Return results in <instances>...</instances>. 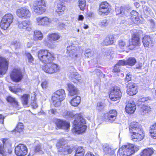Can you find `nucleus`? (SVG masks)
<instances>
[{"mask_svg": "<svg viewBox=\"0 0 156 156\" xmlns=\"http://www.w3.org/2000/svg\"><path fill=\"white\" fill-rule=\"evenodd\" d=\"M34 151L35 153L42 151L41 145L40 143L35 146L34 148Z\"/></svg>", "mask_w": 156, "mask_h": 156, "instance_id": "09e8293b", "label": "nucleus"}, {"mask_svg": "<svg viewBox=\"0 0 156 156\" xmlns=\"http://www.w3.org/2000/svg\"><path fill=\"white\" fill-rule=\"evenodd\" d=\"M61 37V35L59 33H50L47 36L48 40L51 42L57 41Z\"/></svg>", "mask_w": 156, "mask_h": 156, "instance_id": "a878e982", "label": "nucleus"}, {"mask_svg": "<svg viewBox=\"0 0 156 156\" xmlns=\"http://www.w3.org/2000/svg\"><path fill=\"white\" fill-rule=\"evenodd\" d=\"M9 89L12 92L16 94L18 92H22L24 90L22 89L20 87H18L16 88H14L12 86H9Z\"/></svg>", "mask_w": 156, "mask_h": 156, "instance_id": "c03bdc74", "label": "nucleus"}, {"mask_svg": "<svg viewBox=\"0 0 156 156\" xmlns=\"http://www.w3.org/2000/svg\"><path fill=\"white\" fill-rule=\"evenodd\" d=\"M121 71L120 66L116 64L113 67L112 72L114 73H120Z\"/></svg>", "mask_w": 156, "mask_h": 156, "instance_id": "8fccbe9b", "label": "nucleus"}, {"mask_svg": "<svg viewBox=\"0 0 156 156\" xmlns=\"http://www.w3.org/2000/svg\"><path fill=\"white\" fill-rule=\"evenodd\" d=\"M77 47L73 44L67 47L66 53L72 58H74L77 57Z\"/></svg>", "mask_w": 156, "mask_h": 156, "instance_id": "412c9836", "label": "nucleus"}, {"mask_svg": "<svg viewBox=\"0 0 156 156\" xmlns=\"http://www.w3.org/2000/svg\"><path fill=\"white\" fill-rule=\"evenodd\" d=\"M44 44L45 46L48 48H50L51 46V44L47 41H44Z\"/></svg>", "mask_w": 156, "mask_h": 156, "instance_id": "052dcab7", "label": "nucleus"}, {"mask_svg": "<svg viewBox=\"0 0 156 156\" xmlns=\"http://www.w3.org/2000/svg\"><path fill=\"white\" fill-rule=\"evenodd\" d=\"M140 38L138 32H135L131 35V39L129 40V44L126 48L128 50H134L136 47L140 45Z\"/></svg>", "mask_w": 156, "mask_h": 156, "instance_id": "6e6552de", "label": "nucleus"}, {"mask_svg": "<svg viewBox=\"0 0 156 156\" xmlns=\"http://www.w3.org/2000/svg\"><path fill=\"white\" fill-rule=\"evenodd\" d=\"M28 150L26 146L20 144L15 148V153L17 156H25L27 153Z\"/></svg>", "mask_w": 156, "mask_h": 156, "instance_id": "a211bd4d", "label": "nucleus"}, {"mask_svg": "<svg viewBox=\"0 0 156 156\" xmlns=\"http://www.w3.org/2000/svg\"><path fill=\"white\" fill-rule=\"evenodd\" d=\"M66 10V6L61 3H58L57 5L56 12L58 14H62Z\"/></svg>", "mask_w": 156, "mask_h": 156, "instance_id": "e433bc0d", "label": "nucleus"}, {"mask_svg": "<svg viewBox=\"0 0 156 156\" xmlns=\"http://www.w3.org/2000/svg\"><path fill=\"white\" fill-rule=\"evenodd\" d=\"M67 90L69 91V95L71 96L76 95L70 100V104L73 106H77L80 104L81 101L80 97L78 96L79 93V91L77 88L72 84L68 83L67 84Z\"/></svg>", "mask_w": 156, "mask_h": 156, "instance_id": "7ed1b4c3", "label": "nucleus"}, {"mask_svg": "<svg viewBox=\"0 0 156 156\" xmlns=\"http://www.w3.org/2000/svg\"><path fill=\"white\" fill-rule=\"evenodd\" d=\"M130 133L131 140L136 142H138L142 140L144 136V133L141 129H140L137 132L135 131Z\"/></svg>", "mask_w": 156, "mask_h": 156, "instance_id": "6ab92c4d", "label": "nucleus"}, {"mask_svg": "<svg viewBox=\"0 0 156 156\" xmlns=\"http://www.w3.org/2000/svg\"><path fill=\"white\" fill-rule=\"evenodd\" d=\"M115 41V38L113 35H108L103 40V43L104 45L108 46L112 44Z\"/></svg>", "mask_w": 156, "mask_h": 156, "instance_id": "c85d7f7f", "label": "nucleus"}, {"mask_svg": "<svg viewBox=\"0 0 156 156\" xmlns=\"http://www.w3.org/2000/svg\"><path fill=\"white\" fill-rule=\"evenodd\" d=\"M49 111H50L51 112V113L53 114H55L57 113V110L55 109H53L52 108L50 109Z\"/></svg>", "mask_w": 156, "mask_h": 156, "instance_id": "bf43d9fd", "label": "nucleus"}, {"mask_svg": "<svg viewBox=\"0 0 156 156\" xmlns=\"http://www.w3.org/2000/svg\"><path fill=\"white\" fill-rule=\"evenodd\" d=\"M18 26L20 29H24L27 31H30L31 29V22L30 20L19 21L18 23Z\"/></svg>", "mask_w": 156, "mask_h": 156, "instance_id": "4be33fe9", "label": "nucleus"}, {"mask_svg": "<svg viewBox=\"0 0 156 156\" xmlns=\"http://www.w3.org/2000/svg\"><path fill=\"white\" fill-rule=\"evenodd\" d=\"M116 12L118 14H124V9L123 7H120L118 9L116 10Z\"/></svg>", "mask_w": 156, "mask_h": 156, "instance_id": "5fc2aeb1", "label": "nucleus"}, {"mask_svg": "<svg viewBox=\"0 0 156 156\" xmlns=\"http://www.w3.org/2000/svg\"><path fill=\"white\" fill-rule=\"evenodd\" d=\"M24 130V127L23 124L20 122H18L15 129L12 130V132L21 133Z\"/></svg>", "mask_w": 156, "mask_h": 156, "instance_id": "c9c22d12", "label": "nucleus"}, {"mask_svg": "<svg viewBox=\"0 0 156 156\" xmlns=\"http://www.w3.org/2000/svg\"><path fill=\"white\" fill-rule=\"evenodd\" d=\"M122 94L119 87L115 86L110 89L108 94L109 98L112 101H116L121 99Z\"/></svg>", "mask_w": 156, "mask_h": 156, "instance_id": "1a4fd4ad", "label": "nucleus"}, {"mask_svg": "<svg viewBox=\"0 0 156 156\" xmlns=\"http://www.w3.org/2000/svg\"><path fill=\"white\" fill-rule=\"evenodd\" d=\"M56 146L58 149V152L61 155H67L71 154L73 151L72 148L69 145H60V142L58 143Z\"/></svg>", "mask_w": 156, "mask_h": 156, "instance_id": "2eb2a0df", "label": "nucleus"}, {"mask_svg": "<svg viewBox=\"0 0 156 156\" xmlns=\"http://www.w3.org/2000/svg\"><path fill=\"white\" fill-rule=\"evenodd\" d=\"M126 93L129 96H133L138 92V88L137 84L133 82H129L126 86Z\"/></svg>", "mask_w": 156, "mask_h": 156, "instance_id": "dca6fc26", "label": "nucleus"}, {"mask_svg": "<svg viewBox=\"0 0 156 156\" xmlns=\"http://www.w3.org/2000/svg\"><path fill=\"white\" fill-rule=\"evenodd\" d=\"M25 55L28 59L29 62L33 63L34 61V58L31 54L30 53L27 52L25 53Z\"/></svg>", "mask_w": 156, "mask_h": 156, "instance_id": "de8ad7c7", "label": "nucleus"}, {"mask_svg": "<svg viewBox=\"0 0 156 156\" xmlns=\"http://www.w3.org/2000/svg\"><path fill=\"white\" fill-rule=\"evenodd\" d=\"M142 41L144 47H148L152 42L151 37L147 35H145L142 38Z\"/></svg>", "mask_w": 156, "mask_h": 156, "instance_id": "7c9ffc66", "label": "nucleus"}, {"mask_svg": "<svg viewBox=\"0 0 156 156\" xmlns=\"http://www.w3.org/2000/svg\"><path fill=\"white\" fill-rule=\"evenodd\" d=\"M43 37V34L40 30H36L34 31L33 38L34 41H41Z\"/></svg>", "mask_w": 156, "mask_h": 156, "instance_id": "c756f323", "label": "nucleus"}, {"mask_svg": "<svg viewBox=\"0 0 156 156\" xmlns=\"http://www.w3.org/2000/svg\"><path fill=\"white\" fill-rule=\"evenodd\" d=\"M16 14L18 17L23 19L30 18L31 15L30 11L26 6L21 7L18 9L16 10Z\"/></svg>", "mask_w": 156, "mask_h": 156, "instance_id": "4468645a", "label": "nucleus"}, {"mask_svg": "<svg viewBox=\"0 0 156 156\" xmlns=\"http://www.w3.org/2000/svg\"><path fill=\"white\" fill-rule=\"evenodd\" d=\"M85 153V150L82 146L77 147L75 151L74 156H84Z\"/></svg>", "mask_w": 156, "mask_h": 156, "instance_id": "f704fd0d", "label": "nucleus"}, {"mask_svg": "<svg viewBox=\"0 0 156 156\" xmlns=\"http://www.w3.org/2000/svg\"><path fill=\"white\" fill-rule=\"evenodd\" d=\"M129 132L130 133L141 129L139 123L136 122H132L129 124Z\"/></svg>", "mask_w": 156, "mask_h": 156, "instance_id": "bb28decb", "label": "nucleus"}, {"mask_svg": "<svg viewBox=\"0 0 156 156\" xmlns=\"http://www.w3.org/2000/svg\"><path fill=\"white\" fill-rule=\"evenodd\" d=\"M104 107V105L102 102H99L97 103V108L98 110H99L100 108H101V109H103Z\"/></svg>", "mask_w": 156, "mask_h": 156, "instance_id": "6e6d98bb", "label": "nucleus"}, {"mask_svg": "<svg viewBox=\"0 0 156 156\" xmlns=\"http://www.w3.org/2000/svg\"><path fill=\"white\" fill-rule=\"evenodd\" d=\"M111 6L107 1L101 2L98 10V13L101 16H107L111 13Z\"/></svg>", "mask_w": 156, "mask_h": 156, "instance_id": "f8f14e48", "label": "nucleus"}, {"mask_svg": "<svg viewBox=\"0 0 156 156\" xmlns=\"http://www.w3.org/2000/svg\"><path fill=\"white\" fill-rule=\"evenodd\" d=\"M56 129H67L70 126L69 123L66 120L60 119H56L54 121Z\"/></svg>", "mask_w": 156, "mask_h": 156, "instance_id": "f3484780", "label": "nucleus"}, {"mask_svg": "<svg viewBox=\"0 0 156 156\" xmlns=\"http://www.w3.org/2000/svg\"><path fill=\"white\" fill-rule=\"evenodd\" d=\"M49 62L45 63L42 67V70L46 73L51 74L58 72L60 70L59 66L56 64Z\"/></svg>", "mask_w": 156, "mask_h": 156, "instance_id": "9d476101", "label": "nucleus"}, {"mask_svg": "<svg viewBox=\"0 0 156 156\" xmlns=\"http://www.w3.org/2000/svg\"><path fill=\"white\" fill-rule=\"evenodd\" d=\"M65 115L68 118H75L73 123V132L79 134L85 132L87 128L85 125L86 122L80 113L74 115L71 112L68 111L66 112Z\"/></svg>", "mask_w": 156, "mask_h": 156, "instance_id": "f257e3e1", "label": "nucleus"}, {"mask_svg": "<svg viewBox=\"0 0 156 156\" xmlns=\"http://www.w3.org/2000/svg\"><path fill=\"white\" fill-rule=\"evenodd\" d=\"M36 23L38 25L45 26L50 22L49 19L47 16L38 17L36 19Z\"/></svg>", "mask_w": 156, "mask_h": 156, "instance_id": "b1692460", "label": "nucleus"}, {"mask_svg": "<svg viewBox=\"0 0 156 156\" xmlns=\"http://www.w3.org/2000/svg\"><path fill=\"white\" fill-rule=\"evenodd\" d=\"M131 19L134 17L137 16L138 15H139L138 13L136 11L134 10H133L130 13Z\"/></svg>", "mask_w": 156, "mask_h": 156, "instance_id": "864d4df0", "label": "nucleus"}, {"mask_svg": "<svg viewBox=\"0 0 156 156\" xmlns=\"http://www.w3.org/2000/svg\"><path fill=\"white\" fill-rule=\"evenodd\" d=\"M117 114L116 110L112 109L104 114V117L108 121L113 122L116 119Z\"/></svg>", "mask_w": 156, "mask_h": 156, "instance_id": "aec40b11", "label": "nucleus"}, {"mask_svg": "<svg viewBox=\"0 0 156 156\" xmlns=\"http://www.w3.org/2000/svg\"><path fill=\"white\" fill-rule=\"evenodd\" d=\"M9 62L6 58L0 55V75L5 74L9 69Z\"/></svg>", "mask_w": 156, "mask_h": 156, "instance_id": "ddd939ff", "label": "nucleus"}, {"mask_svg": "<svg viewBox=\"0 0 156 156\" xmlns=\"http://www.w3.org/2000/svg\"><path fill=\"white\" fill-rule=\"evenodd\" d=\"M66 26L65 24L63 23H60L59 25V28L62 30L65 29Z\"/></svg>", "mask_w": 156, "mask_h": 156, "instance_id": "e2e57ef3", "label": "nucleus"}, {"mask_svg": "<svg viewBox=\"0 0 156 156\" xmlns=\"http://www.w3.org/2000/svg\"><path fill=\"white\" fill-rule=\"evenodd\" d=\"M7 101L11 104H13L16 106H19V103L16 100L15 98L12 97L11 96H8L6 98Z\"/></svg>", "mask_w": 156, "mask_h": 156, "instance_id": "4c0bfd02", "label": "nucleus"}, {"mask_svg": "<svg viewBox=\"0 0 156 156\" xmlns=\"http://www.w3.org/2000/svg\"><path fill=\"white\" fill-rule=\"evenodd\" d=\"M86 2L85 0H79L78 6L81 10L83 11L85 7Z\"/></svg>", "mask_w": 156, "mask_h": 156, "instance_id": "a18cd8bd", "label": "nucleus"}, {"mask_svg": "<svg viewBox=\"0 0 156 156\" xmlns=\"http://www.w3.org/2000/svg\"><path fill=\"white\" fill-rule=\"evenodd\" d=\"M30 97V94H23L20 96V100L23 105H28Z\"/></svg>", "mask_w": 156, "mask_h": 156, "instance_id": "72a5a7b5", "label": "nucleus"}, {"mask_svg": "<svg viewBox=\"0 0 156 156\" xmlns=\"http://www.w3.org/2000/svg\"><path fill=\"white\" fill-rule=\"evenodd\" d=\"M126 66H132L135 65L136 62V58L134 57H130L126 60Z\"/></svg>", "mask_w": 156, "mask_h": 156, "instance_id": "ea45409f", "label": "nucleus"}, {"mask_svg": "<svg viewBox=\"0 0 156 156\" xmlns=\"http://www.w3.org/2000/svg\"><path fill=\"white\" fill-rule=\"evenodd\" d=\"M154 153L153 150L151 148H147L143 150L139 155L140 156H151Z\"/></svg>", "mask_w": 156, "mask_h": 156, "instance_id": "2f4dec72", "label": "nucleus"}, {"mask_svg": "<svg viewBox=\"0 0 156 156\" xmlns=\"http://www.w3.org/2000/svg\"><path fill=\"white\" fill-rule=\"evenodd\" d=\"M66 94L65 90L62 89H59L55 91L51 97L52 103L56 107L60 106L61 102L65 98Z\"/></svg>", "mask_w": 156, "mask_h": 156, "instance_id": "39448f33", "label": "nucleus"}, {"mask_svg": "<svg viewBox=\"0 0 156 156\" xmlns=\"http://www.w3.org/2000/svg\"><path fill=\"white\" fill-rule=\"evenodd\" d=\"M132 75L129 73L127 74L125 77V81L127 82H129L131 80V76Z\"/></svg>", "mask_w": 156, "mask_h": 156, "instance_id": "13d9d810", "label": "nucleus"}, {"mask_svg": "<svg viewBox=\"0 0 156 156\" xmlns=\"http://www.w3.org/2000/svg\"><path fill=\"white\" fill-rule=\"evenodd\" d=\"M88 26L87 25H85V26L83 27V28L84 29H87L88 28Z\"/></svg>", "mask_w": 156, "mask_h": 156, "instance_id": "774afa93", "label": "nucleus"}, {"mask_svg": "<svg viewBox=\"0 0 156 156\" xmlns=\"http://www.w3.org/2000/svg\"><path fill=\"white\" fill-rule=\"evenodd\" d=\"M1 140L2 142V145L0 144V155L4 156L6 153L4 146H6L8 145L10 147L11 146V144L7 138H2Z\"/></svg>", "mask_w": 156, "mask_h": 156, "instance_id": "5701e85b", "label": "nucleus"}, {"mask_svg": "<svg viewBox=\"0 0 156 156\" xmlns=\"http://www.w3.org/2000/svg\"><path fill=\"white\" fill-rule=\"evenodd\" d=\"M69 77L72 82L76 84H78L81 82L80 76L76 72H72L70 73Z\"/></svg>", "mask_w": 156, "mask_h": 156, "instance_id": "393cba45", "label": "nucleus"}, {"mask_svg": "<svg viewBox=\"0 0 156 156\" xmlns=\"http://www.w3.org/2000/svg\"><path fill=\"white\" fill-rule=\"evenodd\" d=\"M37 57L39 61L43 64L55 60V54L47 49H41L37 52Z\"/></svg>", "mask_w": 156, "mask_h": 156, "instance_id": "f03ea898", "label": "nucleus"}, {"mask_svg": "<svg viewBox=\"0 0 156 156\" xmlns=\"http://www.w3.org/2000/svg\"><path fill=\"white\" fill-rule=\"evenodd\" d=\"M85 156H96L94 154L90 151H88L86 154Z\"/></svg>", "mask_w": 156, "mask_h": 156, "instance_id": "680f3d73", "label": "nucleus"}, {"mask_svg": "<svg viewBox=\"0 0 156 156\" xmlns=\"http://www.w3.org/2000/svg\"><path fill=\"white\" fill-rule=\"evenodd\" d=\"M41 85L42 88L44 89L46 88L48 86V82L46 80H44L42 82Z\"/></svg>", "mask_w": 156, "mask_h": 156, "instance_id": "4d7b16f0", "label": "nucleus"}, {"mask_svg": "<svg viewBox=\"0 0 156 156\" xmlns=\"http://www.w3.org/2000/svg\"><path fill=\"white\" fill-rule=\"evenodd\" d=\"M108 24V20L106 19H104L101 20L99 23V26L101 27H104L107 26Z\"/></svg>", "mask_w": 156, "mask_h": 156, "instance_id": "49530a36", "label": "nucleus"}, {"mask_svg": "<svg viewBox=\"0 0 156 156\" xmlns=\"http://www.w3.org/2000/svg\"><path fill=\"white\" fill-rule=\"evenodd\" d=\"M139 150L138 147L133 144L122 146L117 152V156H130Z\"/></svg>", "mask_w": 156, "mask_h": 156, "instance_id": "20e7f679", "label": "nucleus"}, {"mask_svg": "<svg viewBox=\"0 0 156 156\" xmlns=\"http://www.w3.org/2000/svg\"><path fill=\"white\" fill-rule=\"evenodd\" d=\"M131 20L134 23H137L140 20L139 15H138L137 16L131 19Z\"/></svg>", "mask_w": 156, "mask_h": 156, "instance_id": "603ef678", "label": "nucleus"}, {"mask_svg": "<svg viewBox=\"0 0 156 156\" xmlns=\"http://www.w3.org/2000/svg\"><path fill=\"white\" fill-rule=\"evenodd\" d=\"M84 17L82 15H80L78 16V20L82 21L84 19Z\"/></svg>", "mask_w": 156, "mask_h": 156, "instance_id": "69168bd1", "label": "nucleus"}, {"mask_svg": "<svg viewBox=\"0 0 156 156\" xmlns=\"http://www.w3.org/2000/svg\"><path fill=\"white\" fill-rule=\"evenodd\" d=\"M119 66H126V61L125 60H119L116 64Z\"/></svg>", "mask_w": 156, "mask_h": 156, "instance_id": "3c124183", "label": "nucleus"}, {"mask_svg": "<svg viewBox=\"0 0 156 156\" xmlns=\"http://www.w3.org/2000/svg\"><path fill=\"white\" fill-rule=\"evenodd\" d=\"M136 109V106L135 104L128 102L126 104L125 107V111L126 113L129 114L134 113Z\"/></svg>", "mask_w": 156, "mask_h": 156, "instance_id": "cd10ccee", "label": "nucleus"}, {"mask_svg": "<svg viewBox=\"0 0 156 156\" xmlns=\"http://www.w3.org/2000/svg\"><path fill=\"white\" fill-rule=\"evenodd\" d=\"M142 102L147 101L150 100V98L148 97H144L141 98Z\"/></svg>", "mask_w": 156, "mask_h": 156, "instance_id": "0e129e2a", "label": "nucleus"}, {"mask_svg": "<svg viewBox=\"0 0 156 156\" xmlns=\"http://www.w3.org/2000/svg\"><path fill=\"white\" fill-rule=\"evenodd\" d=\"M103 152L105 154L109 155L111 156L114 155L115 154L114 151L110 147L108 146H106L104 148Z\"/></svg>", "mask_w": 156, "mask_h": 156, "instance_id": "58836bf2", "label": "nucleus"}, {"mask_svg": "<svg viewBox=\"0 0 156 156\" xmlns=\"http://www.w3.org/2000/svg\"><path fill=\"white\" fill-rule=\"evenodd\" d=\"M126 42L122 40H120L118 41V48L121 51H124L125 47H126Z\"/></svg>", "mask_w": 156, "mask_h": 156, "instance_id": "a19ab883", "label": "nucleus"}, {"mask_svg": "<svg viewBox=\"0 0 156 156\" xmlns=\"http://www.w3.org/2000/svg\"><path fill=\"white\" fill-rule=\"evenodd\" d=\"M149 133L151 138L156 139V122L150 126Z\"/></svg>", "mask_w": 156, "mask_h": 156, "instance_id": "473e14b6", "label": "nucleus"}, {"mask_svg": "<svg viewBox=\"0 0 156 156\" xmlns=\"http://www.w3.org/2000/svg\"><path fill=\"white\" fill-rule=\"evenodd\" d=\"M4 119V117H3L2 115L0 114V120H2L3 121Z\"/></svg>", "mask_w": 156, "mask_h": 156, "instance_id": "338daca9", "label": "nucleus"}, {"mask_svg": "<svg viewBox=\"0 0 156 156\" xmlns=\"http://www.w3.org/2000/svg\"><path fill=\"white\" fill-rule=\"evenodd\" d=\"M9 76L12 81L15 83L21 82L23 78V75L21 69L16 67L12 69L9 73Z\"/></svg>", "mask_w": 156, "mask_h": 156, "instance_id": "423d86ee", "label": "nucleus"}, {"mask_svg": "<svg viewBox=\"0 0 156 156\" xmlns=\"http://www.w3.org/2000/svg\"><path fill=\"white\" fill-rule=\"evenodd\" d=\"M33 11L38 15L44 13L46 10V4L44 0H37L32 5Z\"/></svg>", "mask_w": 156, "mask_h": 156, "instance_id": "0eeeda50", "label": "nucleus"}, {"mask_svg": "<svg viewBox=\"0 0 156 156\" xmlns=\"http://www.w3.org/2000/svg\"><path fill=\"white\" fill-rule=\"evenodd\" d=\"M34 99L31 101V106L33 109H35L38 107V105L37 102V98H36V95L35 92H34Z\"/></svg>", "mask_w": 156, "mask_h": 156, "instance_id": "37998d69", "label": "nucleus"}, {"mask_svg": "<svg viewBox=\"0 0 156 156\" xmlns=\"http://www.w3.org/2000/svg\"><path fill=\"white\" fill-rule=\"evenodd\" d=\"M13 20V16L11 14L8 13L5 14L0 21L1 28L3 30H6L12 23Z\"/></svg>", "mask_w": 156, "mask_h": 156, "instance_id": "9b49d317", "label": "nucleus"}, {"mask_svg": "<svg viewBox=\"0 0 156 156\" xmlns=\"http://www.w3.org/2000/svg\"><path fill=\"white\" fill-rule=\"evenodd\" d=\"M140 112L143 115L149 113L151 111V108L148 106L143 105L140 108Z\"/></svg>", "mask_w": 156, "mask_h": 156, "instance_id": "79ce46f5", "label": "nucleus"}]
</instances>
